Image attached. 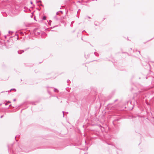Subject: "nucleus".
<instances>
[{
	"label": "nucleus",
	"instance_id": "f257e3e1",
	"mask_svg": "<svg viewBox=\"0 0 154 154\" xmlns=\"http://www.w3.org/2000/svg\"><path fill=\"white\" fill-rule=\"evenodd\" d=\"M23 52H24V51L23 50H20V51H18V53L19 54H20L22 53Z\"/></svg>",
	"mask_w": 154,
	"mask_h": 154
},
{
	"label": "nucleus",
	"instance_id": "f03ea898",
	"mask_svg": "<svg viewBox=\"0 0 154 154\" xmlns=\"http://www.w3.org/2000/svg\"><path fill=\"white\" fill-rule=\"evenodd\" d=\"M54 91L55 92H58V90L56 88L54 89Z\"/></svg>",
	"mask_w": 154,
	"mask_h": 154
},
{
	"label": "nucleus",
	"instance_id": "7ed1b4c3",
	"mask_svg": "<svg viewBox=\"0 0 154 154\" xmlns=\"http://www.w3.org/2000/svg\"><path fill=\"white\" fill-rule=\"evenodd\" d=\"M11 33H13V32H11L10 31H9V34H10Z\"/></svg>",
	"mask_w": 154,
	"mask_h": 154
},
{
	"label": "nucleus",
	"instance_id": "20e7f679",
	"mask_svg": "<svg viewBox=\"0 0 154 154\" xmlns=\"http://www.w3.org/2000/svg\"><path fill=\"white\" fill-rule=\"evenodd\" d=\"M15 90V91H16V89L14 88H13V89H11V90H10V91H11V90Z\"/></svg>",
	"mask_w": 154,
	"mask_h": 154
},
{
	"label": "nucleus",
	"instance_id": "39448f33",
	"mask_svg": "<svg viewBox=\"0 0 154 154\" xmlns=\"http://www.w3.org/2000/svg\"><path fill=\"white\" fill-rule=\"evenodd\" d=\"M45 19H46V17H44V18H43V19L45 20Z\"/></svg>",
	"mask_w": 154,
	"mask_h": 154
},
{
	"label": "nucleus",
	"instance_id": "423d86ee",
	"mask_svg": "<svg viewBox=\"0 0 154 154\" xmlns=\"http://www.w3.org/2000/svg\"><path fill=\"white\" fill-rule=\"evenodd\" d=\"M63 117H64V114H63V112H64L63 111Z\"/></svg>",
	"mask_w": 154,
	"mask_h": 154
},
{
	"label": "nucleus",
	"instance_id": "0eeeda50",
	"mask_svg": "<svg viewBox=\"0 0 154 154\" xmlns=\"http://www.w3.org/2000/svg\"><path fill=\"white\" fill-rule=\"evenodd\" d=\"M3 116H1V118H2L3 117Z\"/></svg>",
	"mask_w": 154,
	"mask_h": 154
},
{
	"label": "nucleus",
	"instance_id": "6e6552de",
	"mask_svg": "<svg viewBox=\"0 0 154 154\" xmlns=\"http://www.w3.org/2000/svg\"><path fill=\"white\" fill-rule=\"evenodd\" d=\"M16 100L15 99H14V101H15Z\"/></svg>",
	"mask_w": 154,
	"mask_h": 154
},
{
	"label": "nucleus",
	"instance_id": "1a4fd4ad",
	"mask_svg": "<svg viewBox=\"0 0 154 154\" xmlns=\"http://www.w3.org/2000/svg\"><path fill=\"white\" fill-rule=\"evenodd\" d=\"M31 4H32V2H31Z\"/></svg>",
	"mask_w": 154,
	"mask_h": 154
},
{
	"label": "nucleus",
	"instance_id": "9d476101",
	"mask_svg": "<svg viewBox=\"0 0 154 154\" xmlns=\"http://www.w3.org/2000/svg\"><path fill=\"white\" fill-rule=\"evenodd\" d=\"M39 2H41V1H39Z\"/></svg>",
	"mask_w": 154,
	"mask_h": 154
},
{
	"label": "nucleus",
	"instance_id": "9b49d317",
	"mask_svg": "<svg viewBox=\"0 0 154 154\" xmlns=\"http://www.w3.org/2000/svg\"><path fill=\"white\" fill-rule=\"evenodd\" d=\"M58 12H57V14H58Z\"/></svg>",
	"mask_w": 154,
	"mask_h": 154
},
{
	"label": "nucleus",
	"instance_id": "f8f14e48",
	"mask_svg": "<svg viewBox=\"0 0 154 154\" xmlns=\"http://www.w3.org/2000/svg\"><path fill=\"white\" fill-rule=\"evenodd\" d=\"M10 103V102H9V101H8V103Z\"/></svg>",
	"mask_w": 154,
	"mask_h": 154
},
{
	"label": "nucleus",
	"instance_id": "ddd939ff",
	"mask_svg": "<svg viewBox=\"0 0 154 154\" xmlns=\"http://www.w3.org/2000/svg\"><path fill=\"white\" fill-rule=\"evenodd\" d=\"M7 103H6L5 105H7Z\"/></svg>",
	"mask_w": 154,
	"mask_h": 154
}]
</instances>
